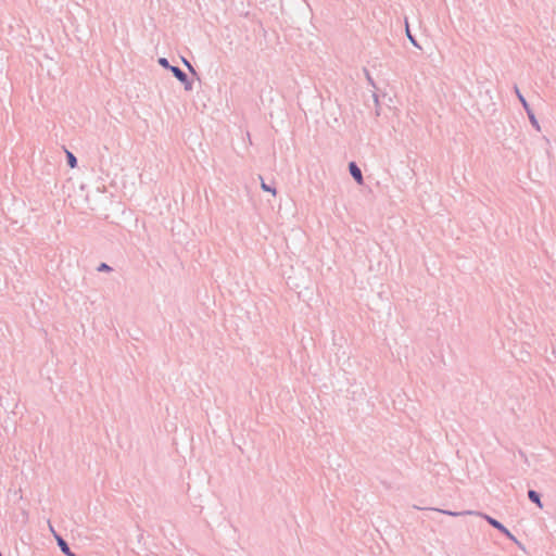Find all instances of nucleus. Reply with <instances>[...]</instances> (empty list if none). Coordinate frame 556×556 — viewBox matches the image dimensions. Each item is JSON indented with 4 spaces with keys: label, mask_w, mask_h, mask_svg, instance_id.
I'll use <instances>...</instances> for the list:
<instances>
[{
    "label": "nucleus",
    "mask_w": 556,
    "mask_h": 556,
    "mask_svg": "<svg viewBox=\"0 0 556 556\" xmlns=\"http://www.w3.org/2000/svg\"><path fill=\"white\" fill-rule=\"evenodd\" d=\"M50 530H51V532L53 533L54 536H55V534H58L51 525H50Z\"/></svg>",
    "instance_id": "nucleus-15"
},
{
    "label": "nucleus",
    "mask_w": 556,
    "mask_h": 556,
    "mask_svg": "<svg viewBox=\"0 0 556 556\" xmlns=\"http://www.w3.org/2000/svg\"><path fill=\"white\" fill-rule=\"evenodd\" d=\"M55 540L63 554L66 556H77L71 551L68 543L60 534H55Z\"/></svg>",
    "instance_id": "nucleus-5"
},
{
    "label": "nucleus",
    "mask_w": 556,
    "mask_h": 556,
    "mask_svg": "<svg viewBox=\"0 0 556 556\" xmlns=\"http://www.w3.org/2000/svg\"><path fill=\"white\" fill-rule=\"evenodd\" d=\"M515 89V93L518 98V100L520 101L522 108L525 109L528 117H529V121L531 123V125L538 130L540 131L541 130V127H540V124L534 115V112L532 111V109L530 108L529 103L527 102L526 98L523 97V94L520 92L519 88L517 86L514 87Z\"/></svg>",
    "instance_id": "nucleus-1"
},
{
    "label": "nucleus",
    "mask_w": 556,
    "mask_h": 556,
    "mask_svg": "<svg viewBox=\"0 0 556 556\" xmlns=\"http://www.w3.org/2000/svg\"><path fill=\"white\" fill-rule=\"evenodd\" d=\"M184 63L186 64V66L189 68V71L192 73V74H195V71L194 68L192 67V65L186 60L184 59Z\"/></svg>",
    "instance_id": "nucleus-13"
},
{
    "label": "nucleus",
    "mask_w": 556,
    "mask_h": 556,
    "mask_svg": "<svg viewBox=\"0 0 556 556\" xmlns=\"http://www.w3.org/2000/svg\"><path fill=\"white\" fill-rule=\"evenodd\" d=\"M349 172H350L351 176L354 178V180L358 185H363L364 184V178H363L362 169L357 166V164L355 162H350L349 163Z\"/></svg>",
    "instance_id": "nucleus-4"
},
{
    "label": "nucleus",
    "mask_w": 556,
    "mask_h": 556,
    "mask_svg": "<svg viewBox=\"0 0 556 556\" xmlns=\"http://www.w3.org/2000/svg\"><path fill=\"white\" fill-rule=\"evenodd\" d=\"M159 64L163 67V68H166V70H169L172 72V68H174L175 66L170 65L169 64V61L166 59V58H160L159 59Z\"/></svg>",
    "instance_id": "nucleus-9"
},
{
    "label": "nucleus",
    "mask_w": 556,
    "mask_h": 556,
    "mask_svg": "<svg viewBox=\"0 0 556 556\" xmlns=\"http://www.w3.org/2000/svg\"><path fill=\"white\" fill-rule=\"evenodd\" d=\"M406 35H407V38L409 39V41L417 48H420L416 38L410 34V30L408 28V25L406 24Z\"/></svg>",
    "instance_id": "nucleus-10"
},
{
    "label": "nucleus",
    "mask_w": 556,
    "mask_h": 556,
    "mask_svg": "<svg viewBox=\"0 0 556 556\" xmlns=\"http://www.w3.org/2000/svg\"><path fill=\"white\" fill-rule=\"evenodd\" d=\"M437 510L442 514L450 515V516H460V515L466 514L465 511H451V510H441V509H437Z\"/></svg>",
    "instance_id": "nucleus-12"
},
{
    "label": "nucleus",
    "mask_w": 556,
    "mask_h": 556,
    "mask_svg": "<svg viewBox=\"0 0 556 556\" xmlns=\"http://www.w3.org/2000/svg\"><path fill=\"white\" fill-rule=\"evenodd\" d=\"M260 178H261V188H262V190L270 192V193H273L275 195L276 194V188L270 186V185H268V184H266L262 177H260Z\"/></svg>",
    "instance_id": "nucleus-8"
},
{
    "label": "nucleus",
    "mask_w": 556,
    "mask_h": 556,
    "mask_svg": "<svg viewBox=\"0 0 556 556\" xmlns=\"http://www.w3.org/2000/svg\"><path fill=\"white\" fill-rule=\"evenodd\" d=\"M172 73L184 85L186 91L192 90V80L189 79L188 75L180 67L175 66L172 68Z\"/></svg>",
    "instance_id": "nucleus-3"
},
{
    "label": "nucleus",
    "mask_w": 556,
    "mask_h": 556,
    "mask_svg": "<svg viewBox=\"0 0 556 556\" xmlns=\"http://www.w3.org/2000/svg\"><path fill=\"white\" fill-rule=\"evenodd\" d=\"M98 271H112V267L110 265H108L106 263H101L99 266H98Z\"/></svg>",
    "instance_id": "nucleus-11"
},
{
    "label": "nucleus",
    "mask_w": 556,
    "mask_h": 556,
    "mask_svg": "<svg viewBox=\"0 0 556 556\" xmlns=\"http://www.w3.org/2000/svg\"><path fill=\"white\" fill-rule=\"evenodd\" d=\"M50 530H51V532L53 533L54 536H55V534H58L51 525H50Z\"/></svg>",
    "instance_id": "nucleus-14"
},
{
    "label": "nucleus",
    "mask_w": 556,
    "mask_h": 556,
    "mask_svg": "<svg viewBox=\"0 0 556 556\" xmlns=\"http://www.w3.org/2000/svg\"><path fill=\"white\" fill-rule=\"evenodd\" d=\"M528 498L538 505V507L542 508L543 507V504L541 502V495L539 492H536L535 490H529L528 491Z\"/></svg>",
    "instance_id": "nucleus-6"
},
{
    "label": "nucleus",
    "mask_w": 556,
    "mask_h": 556,
    "mask_svg": "<svg viewBox=\"0 0 556 556\" xmlns=\"http://www.w3.org/2000/svg\"><path fill=\"white\" fill-rule=\"evenodd\" d=\"M66 162L71 168H75L77 166V157L70 151H66Z\"/></svg>",
    "instance_id": "nucleus-7"
},
{
    "label": "nucleus",
    "mask_w": 556,
    "mask_h": 556,
    "mask_svg": "<svg viewBox=\"0 0 556 556\" xmlns=\"http://www.w3.org/2000/svg\"><path fill=\"white\" fill-rule=\"evenodd\" d=\"M484 518H485V520L488 521V523L490 526H492L493 528L497 529L500 532H502L506 538H508L513 542L519 544V542L516 539V536L502 522H500L495 518H493L491 516H488V515H484Z\"/></svg>",
    "instance_id": "nucleus-2"
}]
</instances>
